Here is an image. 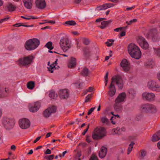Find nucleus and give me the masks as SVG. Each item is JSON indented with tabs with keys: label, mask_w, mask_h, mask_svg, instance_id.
<instances>
[{
	"label": "nucleus",
	"mask_w": 160,
	"mask_h": 160,
	"mask_svg": "<svg viewBox=\"0 0 160 160\" xmlns=\"http://www.w3.org/2000/svg\"><path fill=\"white\" fill-rule=\"evenodd\" d=\"M129 53L131 57L136 59H139L141 57V52L140 49L133 43L130 44L128 47Z\"/></svg>",
	"instance_id": "nucleus-1"
},
{
	"label": "nucleus",
	"mask_w": 160,
	"mask_h": 160,
	"mask_svg": "<svg viewBox=\"0 0 160 160\" xmlns=\"http://www.w3.org/2000/svg\"><path fill=\"white\" fill-rule=\"evenodd\" d=\"M106 134V130L104 127H97L92 132V137L94 140H98L103 138Z\"/></svg>",
	"instance_id": "nucleus-2"
},
{
	"label": "nucleus",
	"mask_w": 160,
	"mask_h": 160,
	"mask_svg": "<svg viewBox=\"0 0 160 160\" xmlns=\"http://www.w3.org/2000/svg\"><path fill=\"white\" fill-rule=\"evenodd\" d=\"M39 40L36 38H33L27 40L25 43V48L28 51L34 50L40 44Z\"/></svg>",
	"instance_id": "nucleus-3"
},
{
	"label": "nucleus",
	"mask_w": 160,
	"mask_h": 160,
	"mask_svg": "<svg viewBox=\"0 0 160 160\" xmlns=\"http://www.w3.org/2000/svg\"><path fill=\"white\" fill-rule=\"evenodd\" d=\"M34 57L32 55L19 58L18 61V64L20 66H27L30 65L32 62Z\"/></svg>",
	"instance_id": "nucleus-4"
},
{
	"label": "nucleus",
	"mask_w": 160,
	"mask_h": 160,
	"mask_svg": "<svg viewBox=\"0 0 160 160\" xmlns=\"http://www.w3.org/2000/svg\"><path fill=\"white\" fill-rule=\"evenodd\" d=\"M59 43L61 48L64 52H66L71 47L70 42L67 38L62 37L60 40Z\"/></svg>",
	"instance_id": "nucleus-5"
},
{
	"label": "nucleus",
	"mask_w": 160,
	"mask_h": 160,
	"mask_svg": "<svg viewBox=\"0 0 160 160\" xmlns=\"http://www.w3.org/2000/svg\"><path fill=\"white\" fill-rule=\"evenodd\" d=\"M142 112L148 113L152 112H156V108L154 106L149 104H145L142 105L141 108Z\"/></svg>",
	"instance_id": "nucleus-6"
},
{
	"label": "nucleus",
	"mask_w": 160,
	"mask_h": 160,
	"mask_svg": "<svg viewBox=\"0 0 160 160\" xmlns=\"http://www.w3.org/2000/svg\"><path fill=\"white\" fill-rule=\"evenodd\" d=\"M2 123L7 129H9L12 128L15 123L13 119L7 118H3Z\"/></svg>",
	"instance_id": "nucleus-7"
},
{
	"label": "nucleus",
	"mask_w": 160,
	"mask_h": 160,
	"mask_svg": "<svg viewBox=\"0 0 160 160\" xmlns=\"http://www.w3.org/2000/svg\"><path fill=\"white\" fill-rule=\"evenodd\" d=\"M41 103L38 101L34 102L33 103H29L28 107L30 112H37L41 107Z\"/></svg>",
	"instance_id": "nucleus-8"
},
{
	"label": "nucleus",
	"mask_w": 160,
	"mask_h": 160,
	"mask_svg": "<svg viewBox=\"0 0 160 160\" xmlns=\"http://www.w3.org/2000/svg\"><path fill=\"white\" fill-rule=\"evenodd\" d=\"M57 108L55 106H52L46 109L44 111L43 115L46 118H48L52 113H55L57 111Z\"/></svg>",
	"instance_id": "nucleus-9"
},
{
	"label": "nucleus",
	"mask_w": 160,
	"mask_h": 160,
	"mask_svg": "<svg viewBox=\"0 0 160 160\" xmlns=\"http://www.w3.org/2000/svg\"><path fill=\"white\" fill-rule=\"evenodd\" d=\"M30 124L29 120L26 118L20 119L19 121V126L22 129H26L29 128Z\"/></svg>",
	"instance_id": "nucleus-10"
},
{
	"label": "nucleus",
	"mask_w": 160,
	"mask_h": 160,
	"mask_svg": "<svg viewBox=\"0 0 160 160\" xmlns=\"http://www.w3.org/2000/svg\"><path fill=\"white\" fill-rule=\"evenodd\" d=\"M137 42L143 49L147 50L148 48V44L145 38L142 36H139L138 38Z\"/></svg>",
	"instance_id": "nucleus-11"
},
{
	"label": "nucleus",
	"mask_w": 160,
	"mask_h": 160,
	"mask_svg": "<svg viewBox=\"0 0 160 160\" xmlns=\"http://www.w3.org/2000/svg\"><path fill=\"white\" fill-rule=\"evenodd\" d=\"M148 88L151 90L160 92V86L154 81H151L148 83Z\"/></svg>",
	"instance_id": "nucleus-12"
},
{
	"label": "nucleus",
	"mask_w": 160,
	"mask_h": 160,
	"mask_svg": "<svg viewBox=\"0 0 160 160\" xmlns=\"http://www.w3.org/2000/svg\"><path fill=\"white\" fill-rule=\"evenodd\" d=\"M69 94V90L67 89L60 90L58 93V96L61 99H67Z\"/></svg>",
	"instance_id": "nucleus-13"
},
{
	"label": "nucleus",
	"mask_w": 160,
	"mask_h": 160,
	"mask_svg": "<svg viewBox=\"0 0 160 160\" xmlns=\"http://www.w3.org/2000/svg\"><path fill=\"white\" fill-rule=\"evenodd\" d=\"M112 81H115L118 85L119 89H121L123 87V83L122 81V78L119 75L115 76L112 78Z\"/></svg>",
	"instance_id": "nucleus-14"
},
{
	"label": "nucleus",
	"mask_w": 160,
	"mask_h": 160,
	"mask_svg": "<svg viewBox=\"0 0 160 160\" xmlns=\"http://www.w3.org/2000/svg\"><path fill=\"white\" fill-rule=\"evenodd\" d=\"M120 65L125 72H127L129 70L130 63L127 59H124L122 60L120 63Z\"/></svg>",
	"instance_id": "nucleus-15"
},
{
	"label": "nucleus",
	"mask_w": 160,
	"mask_h": 160,
	"mask_svg": "<svg viewBox=\"0 0 160 160\" xmlns=\"http://www.w3.org/2000/svg\"><path fill=\"white\" fill-rule=\"evenodd\" d=\"M143 98L149 101H153L155 99V95L152 93L145 92L142 94Z\"/></svg>",
	"instance_id": "nucleus-16"
},
{
	"label": "nucleus",
	"mask_w": 160,
	"mask_h": 160,
	"mask_svg": "<svg viewBox=\"0 0 160 160\" xmlns=\"http://www.w3.org/2000/svg\"><path fill=\"white\" fill-rule=\"evenodd\" d=\"M35 4L36 7L39 9H43L46 7L45 0H36Z\"/></svg>",
	"instance_id": "nucleus-17"
},
{
	"label": "nucleus",
	"mask_w": 160,
	"mask_h": 160,
	"mask_svg": "<svg viewBox=\"0 0 160 160\" xmlns=\"http://www.w3.org/2000/svg\"><path fill=\"white\" fill-rule=\"evenodd\" d=\"M114 5V4L113 3H105L102 5L97 7L96 9L98 11L103 10L108 8L113 7Z\"/></svg>",
	"instance_id": "nucleus-18"
},
{
	"label": "nucleus",
	"mask_w": 160,
	"mask_h": 160,
	"mask_svg": "<svg viewBox=\"0 0 160 160\" xmlns=\"http://www.w3.org/2000/svg\"><path fill=\"white\" fill-rule=\"evenodd\" d=\"M126 95L124 92H122L119 94L115 100V102L120 103L124 101V100L126 98Z\"/></svg>",
	"instance_id": "nucleus-19"
},
{
	"label": "nucleus",
	"mask_w": 160,
	"mask_h": 160,
	"mask_svg": "<svg viewBox=\"0 0 160 160\" xmlns=\"http://www.w3.org/2000/svg\"><path fill=\"white\" fill-rule=\"evenodd\" d=\"M150 35L152 38L153 41L156 42L158 40V32L157 30L155 29H152L150 32Z\"/></svg>",
	"instance_id": "nucleus-20"
},
{
	"label": "nucleus",
	"mask_w": 160,
	"mask_h": 160,
	"mask_svg": "<svg viewBox=\"0 0 160 160\" xmlns=\"http://www.w3.org/2000/svg\"><path fill=\"white\" fill-rule=\"evenodd\" d=\"M24 6L26 8L31 9L32 6V0H22Z\"/></svg>",
	"instance_id": "nucleus-21"
},
{
	"label": "nucleus",
	"mask_w": 160,
	"mask_h": 160,
	"mask_svg": "<svg viewBox=\"0 0 160 160\" xmlns=\"http://www.w3.org/2000/svg\"><path fill=\"white\" fill-rule=\"evenodd\" d=\"M76 60L75 58L71 57L68 65V67L70 68H74L76 65Z\"/></svg>",
	"instance_id": "nucleus-22"
},
{
	"label": "nucleus",
	"mask_w": 160,
	"mask_h": 160,
	"mask_svg": "<svg viewBox=\"0 0 160 160\" xmlns=\"http://www.w3.org/2000/svg\"><path fill=\"white\" fill-rule=\"evenodd\" d=\"M8 89L6 88H3L0 85V98H3L8 95Z\"/></svg>",
	"instance_id": "nucleus-23"
},
{
	"label": "nucleus",
	"mask_w": 160,
	"mask_h": 160,
	"mask_svg": "<svg viewBox=\"0 0 160 160\" xmlns=\"http://www.w3.org/2000/svg\"><path fill=\"white\" fill-rule=\"evenodd\" d=\"M107 152V148L104 147H102L99 153V157L101 158H104L106 155Z\"/></svg>",
	"instance_id": "nucleus-24"
},
{
	"label": "nucleus",
	"mask_w": 160,
	"mask_h": 160,
	"mask_svg": "<svg viewBox=\"0 0 160 160\" xmlns=\"http://www.w3.org/2000/svg\"><path fill=\"white\" fill-rule=\"evenodd\" d=\"M83 55L85 57L88 58L91 56V52L89 47L84 48L83 49Z\"/></svg>",
	"instance_id": "nucleus-25"
},
{
	"label": "nucleus",
	"mask_w": 160,
	"mask_h": 160,
	"mask_svg": "<svg viewBox=\"0 0 160 160\" xmlns=\"http://www.w3.org/2000/svg\"><path fill=\"white\" fill-rule=\"evenodd\" d=\"M90 74V71L88 68L84 67L80 72L81 75L83 77L88 76Z\"/></svg>",
	"instance_id": "nucleus-26"
},
{
	"label": "nucleus",
	"mask_w": 160,
	"mask_h": 160,
	"mask_svg": "<svg viewBox=\"0 0 160 160\" xmlns=\"http://www.w3.org/2000/svg\"><path fill=\"white\" fill-rule=\"evenodd\" d=\"M112 82L113 81H112L111 82V83L109 87V88H113V89L110 90L108 92L109 96L111 97H112L115 94L116 91L115 87L114 85H113Z\"/></svg>",
	"instance_id": "nucleus-27"
},
{
	"label": "nucleus",
	"mask_w": 160,
	"mask_h": 160,
	"mask_svg": "<svg viewBox=\"0 0 160 160\" xmlns=\"http://www.w3.org/2000/svg\"><path fill=\"white\" fill-rule=\"evenodd\" d=\"M112 20L103 21L101 22V25L99 26L98 27L102 29H104L108 26V25L112 22Z\"/></svg>",
	"instance_id": "nucleus-28"
},
{
	"label": "nucleus",
	"mask_w": 160,
	"mask_h": 160,
	"mask_svg": "<svg viewBox=\"0 0 160 160\" xmlns=\"http://www.w3.org/2000/svg\"><path fill=\"white\" fill-rule=\"evenodd\" d=\"M27 88L30 90H32L35 86V82L33 81H30L27 83Z\"/></svg>",
	"instance_id": "nucleus-29"
},
{
	"label": "nucleus",
	"mask_w": 160,
	"mask_h": 160,
	"mask_svg": "<svg viewBox=\"0 0 160 160\" xmlns=\"http://www.w3.org/2000/svg\"><path fill=\"white\" fill-rule=\"evenodd\" d=\"M119 102H115L114 105V110L116 111H121L122 109V105Z\"/></svg>",
	"instance_id": "nucleus-30"
},
{
	"label": "nucleus",
	"mask_w": 160,
	"mask_h": 160,
	"mask_svg": "<svg viewBox=\"0 0 160 160\" xmlns=\"http://www.w3.org/2000/svg\"><path fill=\"white\" fill-rule=\"evenodd\" d=\"M100 120L103 124H105L106 125H109V121L108 118L106 117H103L100 118Z\"/></svg>",
	"instance_id": "nucleus-31"
},
{
	"label": "nucleus",
	"mask_w": 160,
	"mask_h": 160,
	"mask_svg": "<svg viewBox=\"0 0 160 160\" xmlns=\"http://www.w3.org/2000/svg\"><path fill=\"white\" fill-rule=\"evenodd\" d=\"M76 24V22L73 20L68 21L66 22L64 24V25H68L69 26H75Z\"/></svg>",
	"instance_id": "nucleus-32"
},
{
	"label": "nucleus",
	"mask_w": 160,
	"mask_h": 160,
	"mask_svg": "<svg viewBox=\"0 0 160 160\" xmlns=\"http://www.w3.org/2000/svg\"><path fill=\"white\" fill-rule=\"evenodd\" d=\"M23 26L27 27H33V25H25L23 24L22 23H17L16 24L14 25L13 26L14 27H18L20 26Z\"/></svg>",
	"instance_id": "nucleus-33"
},
{
	"label": "nucleus",
	"mask_w": 160,
	"mask_h": 160,
	"mask_svg": "<svg viewBox=\"0 0 160 160\" xmlns=\"http://www.w3.org/2000/svg\"><path fill=\"white\" fill-rule=\"evenodd\" d=\"M16 7L12 5V4H10L7 7L8 11L9 12H12L15 10Z\"/></svg>",
	"instance_id": "nucleus-34"
},
{
	"label": "nucleus",
	"mask_w": 160,
	"mask_h": 160,
	"mask_svg": "<svg viewBox=\"0 0 160 160\" xmlns=\"http://www.w3.org/2000/svg\"><path fill=\"white\" fill-rule=\"evenodd\" d=\"M49 96L50 98L52 99L55 98L58 96L57 94H56L55 92L53 91H51L50 92Z\"/></svg>",
	"instance_id": "nucleus-35"
},
{
	"label": "nucleus",
	"mask_w": 160,
	"mask_h": 160,
	"mask_svg": "<svg viewBox=\"0 0 160 160\" xmlns=\"http://www.w3.org/2000/svg\"><path fill=\"white\" fill-rule=\"evenodd\" d=\"M135 144L133 142H132L129 145L128 149L127 154H129L132 151L133 148V145Z\"/></svg>",
	"instance_id": "nucleus-36"
},
{
	"label": "nucleus",
	"mask_w": 160,
	"mask_h": 160,
	"mask_svg": "<svg viewBox=\"0 0 160 160\" xmlns=\"http://www.w3.org/2000/svg\"><path fill=\"white\" fill-rule=\"evenodd\" d=\"M45 46L48 48L49 50H51L53 48V47L52 46V43L51 41L48 42L46 44Z\"/></svg>",
	"instance_id": "nucleus-37"
},
{
	"label": "nucleus",
	"mask_w": 160,
	"mask_h": 160,
	"mask_svg": "<svg viewBox=\"0 0 160 160\" xmlns=\"http://www.w3.org/2000/svg\"><path fill=\"white\" fill-rule=\"evenodd\" d=\"M48 70L51 72L53 73V70L54 69H57V68L55 66H53V65H51L49 66V67L48 68Z\"/></svg>",
	"instance_id": "nucleus-38"
},
{
	"label": "nucleus",
	"mask_w": 160,
	"mask_h": 160,
	"mask_svg": "<svg viewBox=\"0 0 160 160\" xmlns=\"http://www.w3.org/2000/svg\"><path fill=\"white\" fill-rule=\"evenodd\" d=\"M114 41V40L112 39H109L108 41L105 42V44L107 46L110 47L113 44L112 42Z\"/></svg>",
	"instance_id": "nucleus-39"
},
{
	"label": "nucleus",
	"mask_w": 160,
	"mask_h": 160,
	"mask_svg": "<svg viewBox=\"0 0 160 160\" xmlns=\"http://www.w3.org/2000/svg\"><path fill=\"white\" fill-rule=\"evenodd\" d=\"M54 157V155L53 154L50 155H47L44 157V158L46 160H52Z\"/></svg>",
	"instance_id": "nucleus-40"
},
{
	"label": "nucleus",
	"mask_w": 160,
	"mask_h": 160,
	"mask_svg": "<svg viewBox=\"0 0 160 160\" xmlns=\"http://www.w3.org/2000/svg\"><path fill=\"white\" fill-rule=\"evenodd\" d=\"M159 140H160V138H159L158 137V136L157 134L153 135L152 138V142H156Z\"/></svg>",
	"instance_id": "nucleus-41"
},
{
	"label": "nucleus",
	"mask_w": 160,
	"mask_h": 160,
	"mask_svg": "<svg viewBox=\"0 0 160 160\" xmlns=\"http://www.w3.org/2000/svg\"><path fill=\"white\" fill-rule=\"evenodd\" d=\"M82 42L85 45H88L90 43V41L88 39L86 38H82Z\"/></svg>",
	"instance_id": "nucleus-42"
},
{
	"label": "nucleus",
	"mask_w": 160,
	"mask_h": 160,
	"mask_svg": "<svg viewBox=\"0 0 160 160\" xmlns=\"http://www.w3.org/2000/svg\"><path fill=\"white\" fill-rule=\"evenodd\" d=\"M92 97V94H90L88 95L86 97L85 100V102H88L90 101V99Z\"/></svg>",
	"instance_id": "nucleus-43"
},
{
	"label": "nucleus",
	"mask_w": 160,
	"mask_h": 160,
	"mask_svg": "<svg viewBox=\"0 0 160 160\" xmlns=\"http://www.w3.org/2000/svg\"><path fill=\"white\" fill-rule=\"evenodd\" d=\"M137 21V20L136 19H133L132 20H131L130 21H127L126 23L127 24V25H130L132 24V23L136 22Z\"/></svg>",
	"instance_id": "nucleus-44"
},
{
	"label": "nucleus",
	"mask_w": 160,
	"mask_h": 160,
	"mask_svg": "<svg viewBox=\"0 0 160 160\" xmlns=\"http://www.w3.org/2000/svg\"><path fill=\"white\" fill-rule=\"evenodd\" d=\"M127 27V26H126V27H121L118 28H117L114 29V31L116 32H118L120 30L121 31L122 29H126Z\"/></svg>",
	"instance_id": "nucleus-45"
},
{
	"label": "nucleus",
	"mask_w": 160,
	"mask_h": 160,
	"mask_svg": "<svg viewBox=\"0 0 160 160\" xmlns=\"http://www.w3.org/2000/svg\"><path fill=\"white\" fill-rule=\"evenodd\" d=\"M108 72H107L106 75L104 77V79L105 82V85L106 86L107 85V83L108 81Z\"/></svg>",
	"instance_id": "nucleus-46"
},
{
	"label": "nucleus",
	"mask_w": 160,
	"mask_h": 160,
	"mask_svg": "<svg viewBox=\"0 0 160 160\" xmlns=\"http://www.w3.org/2000/svg\"><path fill=\"white\" fill-rule=\"evenodd\" d=\"M10 18V17L8 16H7V17L4 18H3L0 20V23H2L3 22L8 20Z\"/></svg>",
	"instance_id": "nucleus-47"
},
{
	"label": "nucleus",
	"mask_w": 160,
	"mask_h": 160,
	"mask_svg": "<svg viewBox=\"0 0 160 160\" xmlns=\"http://www.w3.org/2000/svg\"><path fill=\"white\" fill-rule=\"evenodd\" d=\"M89 160H98L97 157L95 155L92 154Z\"/></svg>",
	"instance_id": "nucleus-48"
},
{
	"label": "nucleus",
	"mask_w": 160,
	"mask_h": 160,
	"mask_svg": "<svg viewBox=\"0 0 160 160\" xmlns=\"http://www.w3.org/2000/svg\"><path fill=\"white\" fill-rule=\"evenodd\" d=\"M89 125H90V124H88V125L87 128L85 130H84V131L82 133V135H85V134H86V133L88 131V129L89 128Z\"/></svg>",
	"instance_id": "nucleus-49"
},
{
	"label": "nucleus",
	"mask_w": 160,
	"mask_h": 160,
	"mask_svg": "<svg viewBox=\"0 0 160 160\" xmlns=\"http://www.w3.org/2000/svg\"><path fill=\"white\" fill-rule=\"evenodd\" d=\"M110 55L109 56H106V57H105V60L106 61H107V60H108V59H109V58L111 57L112 56V51L110 50Z\"/></svg>",
	"instance_id": "nucleus-50"
},
{
	"label": "nucleus",
	"mask_w": 160,
	"mask_h": 160,
	"mask_svg": "<svg viewBox=\"0 0 160 160\" xmlns=\"http://www.w3.org/2000/svg\"><path fill=\"white\" fill-rule=\"evenodd\" d=\"M95 107H93L91 108L88 111V115H89L91 114L92 112H93L94 109H95Z\"/></svg>",
	"instance_id": "nucleus-51"
},
{
	"label": "nucleus",
	"mask_w": 160,
	"mask_h": 160,
	"mask_svg": "<svg viewBox=\"0 0 160 160\" xmlns=\"http://www.w3.org/2000/svg\"><path fill=\"white\" fill-rule=\"evenodd\" d=\"M118 131H120L124 132L125 131V128L124 127H122L121 129L119 128H117L116 129Z\"/></svg>",
	"instance_id": "nucleus-52"
},
{
	"label": "nucleus",
	"mask_w": 160,
	"mask_h": 160,
	"mask_svg": "<svg viewBox=\"0 0 160 160\" xmlns=\"http://www.w3.org/2000/svg\"><path fill=\"white\" fill-rule=\"evenodd\" d=\"M146 154V152L144 150H142L141 152V156L142 158L145 156Z\"/></svg>",
	"instance_id": "nucleus-53"
},
{
	"label": "nucleus",
	"mask_w": 160,
	"mask_h": 160,
	"mask_svg": "<svg viewBox=\"0 0 160 160\" xmlns=\"http://www.w3.org/2000/svg\"><path fill=\"white\" fill-rule=\"evenodd\" d=\"M51 151L49 149H47L46 152H45V154H50L51 153Z\"/></svg>",
	"instance_id": "nucleus-54"
},
{
	"label": "nucleus",
	"mask_w": 160,
	"mask_h": 160,
	"mask_svg": "<svg viewBox=\"0 0 160 160\" xmlns=\"http://www.w3.org/2000/svg\"><path fill=\"white\" fill-rule=\"evenodd\" d=\"M126 35V31H123L121 32L120 33V37H123L124 36Z\"/></svg>",
	"instance_id": "nucleus-55"
},
{
	"label": "nucleus",
	"mask_w": 160,
	"mask_h": 160,
	"mask_svg": "<svg viewBox=\"0 0 160 160\" xmlns=\"http://www.w3.org/2000/svg\"><path fill=\"white\" fill-rule=\"evenodd\" d=\"M41 137L39 136L38 138H37L36 139L33 141V142L34 143H36L38 141H39L40 139L41 138Z\"/></svg>",
	"instance_id": "nucleus-56"
},
{
	"label": "nucleus",
	"mask_w": 160,
	"mask_h": 160,
	"mask_svg": "<svg viewBox=\"0 0 160 160\" xmlns=\"http://www.w3.org/2000/svg\"><path fill=\"white\" fill-rule=\"evenodd\" d=\"M88 92H92L93 90V88L92 87H90L88 89H87Z\"/></svg>",
	"instance_id": "nucleus-57"
},
{
	"label": "nucleus",
	"mask_w": 160,
	"mask_h": 160,
	"mask_svg": "<svg viewBox=\"0 0 160 160\" xmlns=\"http://www.w3.org/2000/svg\"><path fill=\"white\" fill-rule=\"evenodd\" d=\"M16 149V147L14 145H12L11 147V149L13 151H15Z\"/></svg>",
	"instance_id": "nucleus-58"
},
{
	"label": "nucleus",
	"mask_w": 160,
	"mask_h": 160,
	"mask_svg": "<svg viewBox=\"0 0 160 160\" xmlns=\"http://www.w3.org/2000/svg\"><path fill=\"white\" fill-rule=\"evenodd\" d=\"M28 18H30V19H38V18H37V17H34L33 16H28Z\"/></svg>",
	"instance_id": "nucleus-59"
},
{
	"label": "nucleus",
	"mask_w": 160,
	"mask_h": 160,
	"mask_svg": "<svg viewBox=\"0 0 160 160\" xmlns=\"http://www.w3.org/2000/svg\"><path fill=\"white\" fill-rule=\"evenodd\" d=\"M135 8V6H133L131 7H128L126 8V10H131L132 9H133Z\"/></svg>",
	"instance_id": "nucleus-60"
},
{
	"label": "nucleus",
	"mask_w": 160,
	"mask_h": 160,
	"mask_svg": "<svg viewBox=\"0 0 160 160\" xmlns=\"http://www.w3.org/2000/svg\"><path fill=\"white\" fill-rule=\"evenodd\" d=\"M90 138V136H87L86 140L87 141V142H91V141L89 139Z\"/></svg>",
	"instance_id": "nucleus-61"
},
{
	"label": "nucleus",
	"mask_w": 160,
	"mask_h": 160,
	"mask_svg": "<svg viewBox=\"0 0 160 160\" xmlns=\"http://www.w3.org/2000/svg\"><path fill=\"white\" fill-rule=\"evenodd\" d=\"M114 118L113 116H112L111 117V118L110 119V120L111 121V122L112 123V124L113 125H114L116 123V122H113V121L112 120V119L113 118Z\"/></svg>",
	"instance_id": "nucleus-62"
},
{
	"label": "nucleus",
	"mask_w": 160,
	"mask_h": 160,
	"mask_svg": "<svg viewBox=\"0 0 160 160\" xmlns=\"http://www.w3.org/2000/svg\"><path fill=\"white\" fill-rule=\"evenodd\" d=\"M156 53L158 55H160V48H158L156 51Z\"/></svg>",
	"instance_id": "nucleus-63"
},
{
	"label": "nucleus",
	"mask_w": 160,
	"mask_h": 160,
	"mask_svg": "<svg viewBox=\"0 0 160 160\" xmlns=\"http://www.w3.org/2000/svg\"><path fill=\"white\" fill-rule=\"evenodd\" d=\"M82 0H74L76 4L79 3Z\"/></svg>",
	"instance_id": "nucleus-64"
}]
</instances>
